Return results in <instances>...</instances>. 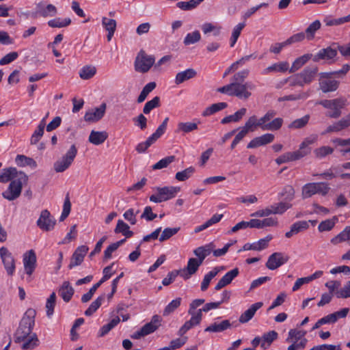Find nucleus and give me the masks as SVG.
<instances>
[{
    "label": "nucleus",
    "mask_w": 350,
    "mask_h": 350,
    "mask_svg": "<svg viewBox=\"0 0 350 350\" xmlns=\"http://www.w3.org/2000/svg\"><path fill=\"white\" fill-rule=\"evenodd\" d=\"M276 111L272 109L268 110L263 116L258 118L256 116L253 115L247 120L252 126L254 131L260 128L262 131H278L283 124L282 118H275Z\"/></svg>",
    "instance_id": "1"
},
{
    "label": "nucleus",
    "mask_w": 350,
    "mask_h": 350,
    "mask_svg": "<svg viewBox=\"0 0 350 350\" xmlns=\"http://www.w3.org/2000/svg\"><path fill=\"white\" fill-rule=\"evenodd\" d=\"M249 74L250 70L248 69H244L236 72L233 75L231 79L232 83V96H237L239 98L244 100H247L251 96L252 93L249 90H254L256 88L255 85L252 82L243 83Z\"/></svg>",
    "instance_id": "2"
},
{
    "label": "nucleus",
    "mask_w": 350,
    "mask_h": 350,
    "mask_svg": "<svg viewBox=\"0 0 350 350\" xmlns=\"http://www.w3.org/2000/svg\"><path fill=\"white\" fill-rule=\"evenodd\" d=\"M36 312L34 309L29 308L20 321L19 326L15 333V341L22 342L32 334Z\"/></svg>",
    "instance_id": "3"
},
{
    "label": "nucleus",
    "mask_w": 350,
    "mask_h": 350,
    "mask_svg": "<svg viewBox=\"0 0 350 350\" xmlns=\"http://www.w3.org/2000/svg\"><path fill=\"white\" fill-rule=\"evenodd\" d=\"M11 180L8 190L2 193L4 198L12 201L18 198L22 191L23 186L26 185L28 176L23 172H19Z\"/></svg>",
    "instance_id": "4"
},
{
    "label": "nucleus",
    "mask_w": 350,
    "mask_h": 350,
    "mask_svg": "<svg viewBox=\"0 0 350 350\" xmlns=\"http://www.w3.org/2000/svg\"><path fill=\"white\" fill-rule=\"evenodd\" d=\"M331 190L329 183L326 182H312L304 185L301 187L303 200L312 198L314 195L326 196Z\"/></svg>",
    "instance_id": "5"
},
{
    "label": "nucleus",
    "mask_w": 350,
    "mask_h": 350,
    "mask_svg": "<svg viewBox=\"0 0 350 350\" xmlns=\"http://www.w3.org/2000/svg\"><path fill=\"white\" fill-rule=\"evenodd\" d=\"M318 70L317 66L306 67L302 71L292 77L291 85L304 87L310 84L315 79Z\"/></svg>",
    "instance_id": "6"
},
{
    "label": "nucleus",
    "mask_w": 350,
    "mask_h": 350,
    "mask_svg": "<svg viewBox=\"0 0 350 350\" xmlns=\"http://www.w3.org/2000/svg\"><path fill=\"white\" fill-rule=\"evenodd\" d=\"M326 109H332L326 116L330 118H338L342 114V109L347 105V99L340 97L332 100H323L319 103Z\"/></svg>",
    "instance_id": "7"
},
{
    "label": "nucleus",
    "mask_w": 350,
    "mask_h": 350,
    "mask_svg": "<svg viewBox=\"0 0 350 350\" xmlns=\"http://www.w3.org/2000/svg\"><path fill=\"white\" fill-rule=\"evenodd\" d=\"M77 154L75 145H72L66 153L57 160L53 164L56 172H63L70 167Z\"/></svg>",
    "instance_id": "8"
},
{
    "label": "nucleus",
    "mask_w": 350,
    "mask_h": 350,
    "mask_svg": "<svg viewBox=\"0 0 350 350\" xmlns=\"http://www.w3.org/2000/svg\"><path fill=\"white\" fill-rule=\"evenodd\" d=\"M155 193L150 197V200L154 203H161L175 197L176 193L180 191V188L177 187H156Z\"/></svg>",
    "instance_id": "9"
},
{
    "label": "nucleus",
    "mask_w": 350,
    "mask_h": 350,
    "mask_svg": "<svg viewBox=\"0 0 350 350\" xmlns=\"http://www.w3.org/2000/svg\"><path fill=\"white\" fill-rule=\"evenodd\" d=\"M155 58L153 55H148L144 50H141L137 55L135 60V70L137 72L146 73L154 64Z\"/></svg>",
    "instance_id": "10"
},
{
    "label": "nucleus",
    "mask_w": 350,
    "mask_h": 350,
    "mask_svg": "<svg viewBox=\"0 0 350 350\" xmlns=\"http://www.w3.org/2000/svg\"><path fill=\"white\" fill-rule=\"evenodd\" d=\"M332 72H321L319 78V88L323 93L335 92L339 86V81L332 77Z\"/></svg>",
    "instance_id": "11"
},
{
    "label": "nucleus",
    "mask_w": 350,
    "mask_h": 350,
    "mask_svg": "<svg viewBox=\"0 0 350 350\" xmlns=\"http://www.w3.org/2000/svg\"><path fill=\"white\" fill-rule=\"evenodd\" d=\"M36 224L40 229L48 232L54 229L56 219L51 215L48 210L45 209L41 211Z\"/></svg>",
    "instance_id": "12"
},
{
    "label": "nucleus",
    "mask_w": 350,
    "mask_h": 350,
    "mask_svg": "<svg viewBox=\"0 0 350 350\" xmlns=\"http://www.w3.org/2000/svg\"><path fill=\"white\" fill-rule=\"evenodd\" d=\"M0 256L4 267L9 275H12L15 271V260L12 254L6 247L0 248Z\"/></svg>",
    "instance_id": "13"
},
{
    "label": "nucleus",
    "mask_w": 350,
    "mask_h": 350,
    "mask_svg": "<svg viewBox=\"0 0 350 350\" xmlns=\"http://www.w3.org/2000/svg\"><path fill=\"white\" fill-rule=\"evenodd\" d=\"M289 257L281 252L272 254L266 262V267L270 270H275L288 262Z\"/></svg>",
    "instance_id": "14"
},
{
    "label": "nucleus",
    "mask_w": 350,
    "mask_h": 350,
    "mask_svg": "<svg viewBox=\"0 0 350 350\" xmlns=\"http://www.w3.org/2000/svg\"><path fill=\"white\" fill-rule=\"evenodd\" d=\"M23 262L25 272L28 275H31L36 267V255L33 250L26 252L23 256Z\"/></svg>",
    "instance_id": "15"
},
{
    "label": "nucleus",
    "mask_w": 350,
    "mask_h": 350,
    "mask_svg": "<svg viewBox=\"0 0 350 350\" xmlns=\"http://www.w3.org/2000/svg\"><path fill=\"white\" fill-rule=\"evenodd\" d=\"M107 109L106 103H102L99 107L91 109L84 115V120L88 122H96L104 116Z\"/></svg>",
    "instance_id": "16"
},
{
    "label": "nucleus",
    "mask_w": 350,
    "mask_h": 350,
    "mask_svg": "<svg viewBox=\"0 0 350 350\" xmlns=\"http://www.w3.org/2000/svg\"><path fill=\"white\" fill-rule=\"evenodd\" d=\"M317 139L318 136L316 134L310 135L304 139L299 145V150L295 151L299 159H301L310 153L311 148L309 146L310 145L316 143Z\"/></svg>",
    "instance_id": "17"
},
{
    "label": "nucleus",
    "mask_w": 350,
    "mask_h": 350,
    "mask_svg": "<svg viewBox=\"0 0 350 350\" xmlns=\"http://www.w3.org/2000/svg\"><path fill=\"white\" fill-rule=\"evenodd\" d=\"M89 248L86 245H81L78 247L74 252L69 265V268L80 265L83 261L84 257L87 254Z\"/></svg>",
    "instance_id": "18"
},
{
    "label": "nucleus",
    "mask_w": 350,
    "mask_h": 350,
    "mask_svg": "<svg viewBox=\"0 0 350 350\" xmlns=\"http://www.w3.org/2000/svg\"><path fill=\"white\" fill-rule=\"evenodd\" d=\"M349 126H350L349 123L346 116H345L342 118L340 119L339 120L329 125L326 128V129L321 133V135H325L329 133H339L345 129H347Z\"/></svg>",
    "instance_id": "19"
},
{
    "label": "nucleus",
    "mask_w": 350,
    "mask_h": 350,
    "mask_svg": "<svg viewBox=\"0 0 350 350\" xmlns=\"http://www.w3.org/2000/svg\"><path fill=\"white\" fill-rule=\"evenodd\" d=\"M275 136L271 133H265L261 136L254 137L247 144V148H255L261 146H265L271 143L274 140Z\"/></svg>",
    "instance_id": "20"
},
{
    "label": "nucleus",
    "mask_w": 350,
    "mask_h": 350,
    "mask_svg": "<svg viewBox=\"0 0 350 350\" xmlns=\"http://www.w3.org/2000/svg\"><path fill=\"white\" fill-rule=\"evenodd\" d=\"M272 239L271 235H267L264 239H260L258 241L253 243H245L241 250L239 252L243 250H256L260 251L263 249H265L268 246L269 242Z\"/></svg>",
    "instance_id": "21"
},
{
    "label": "nucleus",
    "mask_w": 350,
    "mask_h": 350,
    "mask_svg": "<svg viewBox=\"0 0 350 350\" xmlns=\"http://www.w3.org/2000/svg\"><path fill=\"white\" fill-rule=\"evenodd\" d=\"M337 55V50L331 46L321 49L315 55L312 60L317 62L320 60H331Z\"/></svg>",
    "instance_id": "22"
},
{
    "label": "nucleus",
    "mask_w": 350,
    "mask_h": 350,
    "mask_svg": "<svg viewBox=\"0 0 350 350\" xmlns=\"http://www.w3.org/2000/svg\"><path fill=\"white\" fill-rule=\"evenodd\" d=\"M239 270L238 268H234L227 272L217 282L215 289L219 291L226 286L230 284L232 281L239 275Z\"/></svg>",
    "instance_id": "23"
},
{
    "label": "nucleus",
    "mask_w": 350,
    "mask_h": 350,
    "mask_svg": "<svg viewBox=\"0 0 350 350\" xmlns=\"http://www.w3.org/2000/svg\"><path fill=\"white\" fill-rule=\"evenodd\" d=\"M263 306L261 301L252 304L247 310H245L239 317V321L241 323H245L251 320L254 316L256 312Z\"/></svg>",
    "instance_id": "24"
},
{
    "label": "nucleus",
    "mask_w": 350,
    "mask_h": 350,
    "mask_svg": "<svg viewBox=\"0 0 350 350\" xmlns=\"http://www.w3.org/2000/svg\"><path fill=\"white\" fill-rule=\"evenodd\" d=\"M107 138L108 133L107 131H96L92 130L90 133L88 141L95 146H98L103 144Z\"/></svg>",
    "instance_id": "25"
},
{
    "label": "nucleus",
    "mask_w": 350,
    "mask_h": 350,
    "mask_svg": "<svg viewBox=\"0 0 350 350\" xmlns=\"http://www.w3.org/2000/svg\"><path fill=\"white\" fill-rule=\"evenodd\" d=\"M161 325V318L158 315L152 317L150 322L146 323L142 328L144 336L148 335L156 331Z\"/></svg>",
    "instance_id": "26"
},
{
    "label": "nucleus",
    "mask_w": 350,
    "mask_h": 350,
    "mask_svg": "<svg viewBox=\"0 0 350 350\" xmlns=\"http://www.w3.org/2000/svg\"><path fill=\"white\" fill-rule=\"evenodd\" d=\"M332 142L338 148V151L342 156L345 157L350 153V137L348 139L335 138Z\"/></svg>",
    "instance_id": "27"
},
{
    "label": "nucleus",
    "mask_w": 350,
    "mask_h": 350,
    "mask_svg": "<svg viewBox=\"0 0 350 350\" xmlns=\"http://www.w3.org/2000/svg\"><path fill=\"white\" fill-rule=\"evenodd\" d=\"M288 68L289 64L287 62H280L273 64L271 66L265 68L262 70V74L267 75L270 72H284L287 71Z\"/></svg>",
    "instance_id": "28"
},
{
    "label": "nucleus",
    "mask_w": 350,
    "mask_h": 350,
    "mask_svg": "<svg viewBox=\"0 0 350 350\" xmlns=\"http://www.w3.org/2000/svg\"><path fill=\"white\" fill-rule=\"evenodd\" d=\"M74 292V288L68 281L64 282L59 290V295L65 302L71 299Z\"/></svg>",
    "instance_id": "29"
},
{
    "label": "nucleus",
    "mask_w": 350,
    "mask_h": 350,
    "mask_svg": "<svg viewBox=\"0 0 350 350\" xmlns=\"http://www.w3.org/2000/svg\"><path fill=\"white\" fill-rule=\"evenodd\" d=\"M309 228V224L306 221H299L295 222L291 226V230L286 232L285 237L291 238L295 234H298L301 231L305 230Z\"/></svg>",
    "instance_id": "30"
},
{
    "label": "nucleus",
    "mask_w": 350,
    "mask_h": 350,
    "mask_svg": "<svg viewBox=\"0 0 350 350\" xmlns=\"http://www.w3.org/2000/svg\"><path fill=\"white\" fill-rule=\"evenodd\" d=\"M196 75L197 72L193 68H189L184 71L179 72L176 75L175 83L179 85L185 81L194 78Z\"/></svg>",
    "instance_id": "31"
},
{
    "label": "nucleus",
    "mask_w": 350,
    "mask_h": 350,
    "mask_svg": "<svg viewBox=\"0 0 350 350\" xmlns=\"http://www.w3.org/2000/svg\"><path fill=\"white\" fill-rule=\"evenodd\" d=\"M102 24H103V26L106 29V31H107V32H108L107 36V40L110 41L114 34V32L116 31V25H117L116 21L112 18L103 17Z\"/></svg>",
    "instance_id": "32"
},
{
    "label": "nucleus",
    "mask_w": 350,
    "mask_h": 350,
    "mask_svg": "<svg viewBox=\"0 0 350 350\" xmlns=\"http://www.w3.org/2000/svg\"><path fill=\"white\" fill-rule=\"evenodd\" d=\"M231 326V323L228 320H224L221 323H214L208 326L204 331L206 332H221L228 329Z\"/></svg>",
    "instance_id": "33"
},
{
    "label": "nucleus",
    "mask_w": 350,
    "mask_h": 350,
    "mask_svg": "<svg viewBox=\"0 0 350 350\" xmlns=\"http://www.w3.org/2000/svg\"><path fill=\"white\" fill-rule=\"evenodd\" d=\"M312 57V55L310 53H306L303 55L301 57L295 59L293 62L292 66L289 69L290 72H295L301 68L304 64H306Z\"/></svg>",
    "instance_id": "34"
},
{
    "label": "nucleus",
    "mask_w": 350,
    "mask_h": 350,
    "mask_svg": "<svg viewBox=\"0 0 350 350\" xmlns=\"http://www.w3.org/2000/svg\"><path fill=\"white\" fill-rule=\"evenodd\" d=\"M213 245L212 243L196 248L193 253L198 257V259L203 262L205 258L213 251Z\"/></svg>",
    "instance_id": "35"
},
{
    "label": "nucleus",
    "mask_w": 350,
    "mask_h": 350,
    "mask_svg": "<svg viewBox=\"0 0 350 350\" xmlns=\"http://www.w3.org/2000/svg\"><path fill=\"white\" fill-rule=\"evenodd\" d=\"M21 349L23 350L33 349L39 344V340L36 333H33L25 340H22Z\"/></svg>",
    "instance_id": "36"
},
{
    "label": "nucleus",
    "mask_w": 350,
    "mask_h": 350,
    "mask_svg": "<svg viewBox=\"0 0 350 350\" xmlns=\"http://www.w3.org/2000/svg\"><path fill=\"white\" fill-rule=\"evenodd\" d=\"M96 73V68L92 65H86L81 68L79 75L81 79L88 80L92 78Z\"/></svg>",
    "instance_id": "37"
},
{
    "label": "nucleus",
    "mask_w": 350,
    "mask_h": 350,
    "mask_svg": "<svg viewBox=\"0 0 350 350\" xmlns=\"http://www.w3.org/2000/svg\"><path fill=\"white\" fill-rule=\"evenodd\" d=\"M129 226L124 221L119 219L117 222L116 228L114 229L115 233H122L126 238H129L133 236V232L129 230Z\"/></svg>",
    "instance_id": "38"
},
{
    "label": "nucleus",
    "mask_w": 350,
    "mask_h": 350,
    "mask_svg": "<svg viewBox=\"0 0 350 350\" xmlns=\"http://www.w3.org/2000/svg\"><path fill=\"white\" fill-rule=\"evenodd\" d=\"M277 337L278 333L275 331H270L267 333H265L261 337V347L264 349H267L273 342V341L277 338Z\"/></svg>",
    "instance_id": "39"
},
{
    "label": "nucleus",
    "mask_w": 350,
    "mask_h": 350,
    "mask_svg": "<svg viewBox=\"0 0 350 350\" xmlns=\"http://www.w3.org/2000/svg\"><path fill=\"white\" fill-rule=\"evenodd\" d=\"M228 107V104L224 102L217 103L211 105L210 107L205 109L202 112V116L204 117L209 116L219 111H221Z\"/></svg>",
    "instance_id": "40"
},
{
    "label": "nucleus",
    "mask_w": 350,
    "mask_h": 350,
    "mask_svg": "<svg viewBox=\"0 0 350 350\" xmlns=\"http://www.w3.org/2000/svg\"><path fill=\"white\" fill-rule=\"evenodd\" d=\"M300 159L295 151L286 152L275 159V162L278 165H281L284 163L294 161Z\"/></svg>",
    "instance_id": "41"
},
{
    "label": "nucleus",
    "mask_w": 350,
    "mask_h": 350,
    "mask_svg": "<svg viewBox=\"0 0 350 350\" xmlns=\"http://www.w3.org/2000/svg\"><path fill=\"white\" fill-rule=\"evenodd\" d=\"M246 111L247 110L245 108H241V109L235 112L233 115L228 116L224 118L221 120V123L228 124L231 122H239L243 117V116H245Z\"/></svg>",
    "instance_id": "42"
},
{
    "label": "nucleus",
    "mask_w": 350,
    "mask_h": 350,
    "mask_svg": "<svg viewBox=\"0 0 350 350\" xmlns=\"http://www.w3.org/2000/svg\"><path fill=\"white\" fill-rule=\"evenodd\" d=\"M19 172L14 167H10L4 169L1 173H0V182L7 183L11 181L17 175Z\"/></svg>",
    "instance_id": "43"
},
{
    "label": "nucleus",
    "mask_w": 350,
    "mask_h": 350,
    "mask_svg": "<svg viewBox=\"0 0 350 350\" xmlns=\"http://www.w3.org/2000/svg\"><path fill=\"white\" fill-rule=\"evenodd\" d=\"M306 332L298 330L296 329H290L288 334V337L286 341H302L303 339H306L305 335Z\"/></svg>",
    "instance_id": "44"
},
{
    "label": "nucleus",
    "mask_w": 350,
    "mask_h": 350,
    "mask_svg": "<svg viewBox=\"0 0 350 350\" xmlns=\"http://www.w3.org/2000/svg\"><path fill=\"white\" fill-rule=\"evenodd\" d=\"M350 241V226L346 227L340 233L331 239V243L338 244Z\"/></svg>",
    "instance_id": "45"
},
{
    "label": "nucleus",
    "mask_w": 350,
    "mask_h": 350,
    "mask_svg": "<svg viewBox=\"0 0 350 350\" xmlns=\"http://www.w3.org/2000/svg\"><path fill=\"white\" fill-rule=\"evenodd\" d=\"M198 129V124L195 122H179L177 126V133H188Z\"/></svg>",
    "instance_id": "46"
},
{
    "label": "nucleus",
    "mask_w": 350,
    "mask_h": 350,
    "mask_svg": "<svg viewBox=\"0 0 350 350\" xmlns=\"http://www.w3.org/2000/svg\"><path fill=\"white\" fill-rule=\"evenodd\" d=\"M310 96V92H300L297 94H291L280 97L278 98L279 102L285 100H306Z\"/></svg>",
    "instance_id": "47"
},
{
    "label": "nucleus",
    "mask_w": 350,
    "mask_h": 350,
    "mask_svg": "<svg viewBox=\"0 0 350 350\" xmlns=\"http://www.w3.org/2000/svg\"><path fill=\"white\" fill-rule=\"evenodd\" d=\"M321 27L320 21L316 20L312 22L306 29L305 33L306 38L308 40H312L314 38V35L317 31H318Z\"/></svg>",
    "instance_id": "48"
},
{
    "label": "nucleus",
    "mask_w": 350,
    "mask_h": 350,
    "mask_svg": "<svg viewBox=\"0 0 350 350\" xmlns=\"http://www.w3.org/2000/svg\"><path fill=\"white\" fill-rule=\"evenodd\" d=\"M158 138L152 134L146 141L139 143L137 145L135 149L139 153L144 152L152 144H153Z\"/></svg>",
    "instance_id": "49"
},
{
    "label": "nucleus",
    "mask_w": 350,
    "mask_h": 350,
    "mask_svg": "<svg viewBox=\"0 0 350 350\" xmlns=\"http://www.w3.org/2000/svg\"><path fill=\"white\" fill-rule=\"evenodd\" d=\"M271 206L273 215L279 214L282 215L288 209L292 207V204L289 202H280L278 203L273 204Z\"/></svg>",
    "instance_id": "50"
},
{
    "label": "nucleus",
    "mask_w": 350,
    "mask_h": 350,
    "mask_svg": "<svg viewBox=\"0 0 350 350\" xmlns=\"http://www.w3.org/2000/svg\"><path fill=\"white\" fill-rule=\"evenodd\" d=\"M44 127L45 123L44 120L43 119L31 137L30 142L31 144H36L39 142L43 135Z\"/></svg>",
    "instance_id": "51"
},
{
    "label": "nucleus",
    "mask_w": 350,
    "mask_h": 350,
    "mask_svg": "<svg viewBox=\"0 0 350 350\" xmlns=\"http://www.w3.org/2000/svg\"><path fill=\"white\" fill-rule=\"evenodd\" d=\"M16 162L18 165L21 166H30L33 168L37 167V163L36 161L33 159L27 157L25 155H17L16 157Z\"/></svg>",
    "instance_id": "52"
},
{
    "label": "nucleus",
    "mask_w": 350,
    "mask_h": 350,
    "mask_svg": "<svg viewBox=\"0 0 350 350\" xmlns=\"http://www.w3.org/2000/svg\"><path fill=\"white\" fill-rule=\"evenodd\" d=\"M156 88V83L154 82H150L146 84L142 89L140 94L137 98V103H141L144 102L148 94L151 92Z\"/></svg>",
    "instance_id": "53"
},
{
    "label": "nucleus",
    "mask_w": 350,
    "mask_h": 350,
    "mask_svg": "<svg viewBox=\"0 0 350 350\" xmlns=\"http://www.w3.org/2000/svg\"><path fill=\"white\" fill-rule=\"evenodd\" d=\"M191 319L184 323V326L187 327L188 330L191 329L193 327L200 324L202 320V314H200V311H197L196 314H190Z\"/></svg>",
    "instance_id": "54"
},
{
    "label": "nucleus",
    "mask_w": 350,
    "mask_h": 350,
    "mask_svg": "<svg viewBox=\"0 0 350 350\" xmlns=\"http://www.w3.org/2000/svg\"><path fill=\"white\" fill-rule=\"evenodd\" d=\"M56 302L55 293L53 292L46 300V312L48 317H51L54 312V308Z\"/></svg>",
    "instance_id": "55"
},
{
    "label": "nucleus",
    "mask_w": 350,
    "mask_h": 350,
    "mask_svg": "<svg viewBox=\"0 0 350 350\" xmlns=\"http://www.w3.org/2000/svg\"><path fill=\"white\" fill-rule=\"evenodd\" d=\"M71 23V19L70 18H64L61 20L59 18L51 20L48 22L49 27L53 28H62L68 26Z\"/></svg>",
    "instance_id": "56"
},
{
    "label": "nucleus",
    "mask_w": 350,
    "mask_h": 350,
    "mask_svg": "<svg viewBox=\"0 0 350 350\" xmlns=\"http://www.w3.org/2000/svg\"><path fill=\"white\" fill-rule=\"evenodd\" d=\"M159 105L160 98L159 96H155L145 104L143 108V113L144 114H148L152 109L159 107Z\"/></svg>",
    "instance_id": "57"
},
{
    "label": "nucleus",
    "mask_w": 350,
    "mask_h": 350,
    "mask_svg": "<svg viewBox=\"0 0 350 350\" xmlns=\"http://www.w3.org/2000/svg\"><path fill=\"white\" fill-rule=\"evenodd\" d=\"M195 169L193 167H189L183 171L178 172L176 174L175 178L178 181H185L189 178L194 173Z\"/></svg>",
    "instance_id": "58"
},
{
    "label": "nucleus",
    "mask_w": 350,
    "mask_h": 350,
    "mask_svg": "<svg viewBox=\"0 0 350 350\" xmlns=\"http://www.w3.org/2000/svg\"><path fill=\"white\" fill-rule=\"evenodd\" d=\"M104 300L103 296L98 297L95 299L89 306V308L85 311L86 316L92 315L101 306L103 301Z\"/></svg>",
    "instance_id": "59"
},
{
    "label": "nucleus",
    "mask_w": 350,
    "mask_h": 350,
    "mask_svg": "<svg viewBox=\"0 0 350 350\" xmlns=\"http://www.w3.org/2000/svg\"><path fill=\"white\" fill-rule=\"evenodd\" d=\"M174 161V156H168L159 161L157 163L154 164L152 167L153 170H161L167 167L170 163H172Z\"/></svg>",
    "instance_id": "60"
},
{
    "label": "nucleus",
    "mask_w": 350,
    "mask_h": 350,
    "mask_svg": "<svg viewBox=\"0 0 350 350\" xmlns=\"http://www.w3.org/2000/svg\"><path fill=\"white\" fill-rule=\"evenodd\" d=\"M310 120V116L306 115L301 118H298L293 121L289 125L290 129H301L304 127Z\"/></svg>",
    "instance_id": "61"
},
{
    "label": "nucleus",
    "mask_w": 350,
    "mask_h": 350,
    "mask_svg": "<svg viewBox=\"0 0 350 350\" xmlns=\"http://www.w3.org/2000/svg\"><path fill=\"white\" fill-rule=\"evenodd\" d=\"M254 131L248 120L245 122L244 126L241 128V131L236 135L235 139L239 142L249 133Z\"/></svg>",
    "instance_id": "62"
},
{
    "label": "nucleus",
    "mask_w": 350,
    "mask_h": 350,
    "mask_svg": "<svg viewBox=\"0 0 350 350\" xmlns=\"http://www.w3.org/2000/svg\"><path fill=\"white\" fill-rule=\"evenodd\" d=\"M336 221V218L334 217L332 219H328L321 221L318 226L319 231L324 232L331 230L334 228Z\"/></svg>",
    "instance_id": "63"
},
{
    "label": "nucleus",
    "mask_w": 350,
    "mask_h": 350,
    "mask_svg": "<svg viewBox=\"0 0 350 350\" xmlns=\"http://www.w3.org/2000/svg\"><path fill=\"white\" fill-rule=\"evenodd\" d=\"M180 230V228H166L163 231L162 233L159 237V241L163 242L170 238H171L172 236L176 234Z\"/></svg>",
    "instance_id": "64"
}]
</instances>
